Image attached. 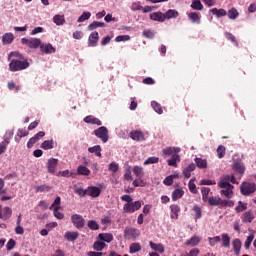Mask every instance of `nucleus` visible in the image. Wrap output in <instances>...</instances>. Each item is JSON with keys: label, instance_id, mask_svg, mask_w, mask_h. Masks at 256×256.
I'll return each instance as SVG.
<instances>
[{"label": "nucleus", "instance_id": "nucleus-1", "mask_svg": "<svg viewBox=\"0 0 256 256\" xmlns=\"http://www.w3.org/2000/svg\"><path fill=\"white\" fill-rule=\"evenodd\" d=\"M231 183L239 184L234 174L223 175L222 177H220L218 182V187L221 189L220 194L226 199H233V189H235V186H233Z\"/></svg>", "mask_w": 256, "mask_h": 256}, {"label": "nucleus", "instance_id": "nucleus-2", "mask_svg": "<svg viewBox=\"0 0 256 256\" xmlns=\"http://www.w3.org/2000/svg\"><path fill=\"white\" fill-rule=\"evenodd\" d=\"M28 67H29V61H27V59H24V60L12 59L9 63V69L12 72L23 71Z\"/></svg>", "mask_w": 256, "mask_h": 256}, {"label": "nucleus", "instance_id": "nucleus-3", "mask_svg": "<svg viewBox=\"0 0 256 256\" xmlns=\"http://www.w3.org/2000/svg\"><path fill=\"white\" fill-rule=\"evenodd\" d=\"M256 191V184L253 182H243L240 185V193H242L244 196H249L252 193H255Z\"/></svg>", "mask_w": 256, "mask_h": 256}, {"label": "nucleus", "instance_id": "nucleus-4", "mask_svg": "<svg viewBox=\"0 0 256 256\" xmlns=\"http://www.w3.org/2000/svg\"><path fill=\"white\" fill-rule=\"evenodd\" d=\"M124 237L125 239L135 241V239L141 237V231L137 228L126 227L124 230Z\"/></svg>", "mask_w": 256, "mask_h": 256}, {"label": "nucleus", "instance_id": "nucleus-5", "mask_svg": "<svg viewBox=\"0 0 256 256\" xmlns=\"http://www.w3.org/2000/svg\"><path fill=\"white\" fill-rule=\"evenodd\" d=\"M94 135L101 139L103 143H107L109 141V130L105 126H101L98 129L94 130Z\"/></svg>", "mask_w": 256, "mask_h": 256}, {"label": "nucleus", "instance_id": "nucleus-6", "mask_svg": "<svg viewBox=\"0 0 256 256\" xmlns=\"http://www.w3.org/2000/svg\"><path fill=\"white\" fill-rule=\"evenodd\" d=\"M22 45H27L30 49H37V47H41V39L39 38H22Z\"/></svg>", "mask_w": 256, "mask_h": 256}, {"label": "nucleus", "instance_id": "nucleus-7", "mask_svg": "<svg viewBox=\"0 0 256 256\" xmlns=\"http://www.w3.org/2000/svg\"><path fill=\"white\" fill-rule=\"evenodd\" d=\"M141 205V201L125 203L123 206V211L124 213H135V211H139V209H141Z\"/></svg>", "mask_w": 256, "mask_h": 256}, {"label": "nucleus", "instance_id": "nucleus-8", "mask_svg": "<svg viewBox=\"0 0 256 256\" xmlns=\"http://www.w3.org/2000/svg\"><path fill=\"white\" fill-rule=\"evenodd\" d=\"M71 222L73 223L76 229H83L85 227V218L79 214H73L71 216Z\"/></svg>", "mask_w": 256, "mask_h": 256}, {"label": "nucleus", "instance_id": "nucleus-9", "mask_svg": "<svg viewBox=\"0 0 256 256\" xmlns=\"http://www.w3.org/2000/svg\"><path fill=\"white\" fill-rule=\"evenodd\" d=\"M59 164V160L57 158H50L47 161L46 167L48 173L55 174L57 173V165Z\"/></svg>", "mask_w": 256, "mask_h": 256}, {"label": "nucleus", "instance_id": "nucleus-10", "mask_svg": "<svg viewBox=\"0 0 256 256\" xmlns=\"http://www.w3.org/2000/svg\"><path fill=\"white\" fill-rule=\"evenodd\" d=\"M40 51L46 55H51L57 51L51 43H42L40 44Z\"/></svg>", "mask_w": 256, "mask_h": 256}, {"label": "nucleus", "instance_id": "nucleus-11", "mask_svg": "<svg viewBox=\"0 0 256 256\" xmlns=\"http://www.w3.org/2000/svg\"><path fill=\"white\" fill-rule=\"evenodd\" d=\"M11 215H13V210L9 207H4L0 205V219H3V221H7V219H11Z\"/></svg>", "mask_w": 256, "mask_h": 256}, {"label": "nucleus", "instance_id": "nucleus-12", "mask_svg": "<svg viewBox=\"0 0 256 256\" xmlns=\"http://www.w3.org/2000/svg\"><path fill=\"white\" fill-rule=\"evenodd\" d=\"M130 138L133 141H138V142L145 141V134L141 130H132L130 132Z\"/></svg>", "mask_w": 256, "mask_h": 256}, {"label": "nucleus", "instance_id": "nucleus-13", "mask_svg": "<svg viewBox=\"0 0 256 256\" xmlns=\"http://www.w3.org/2000/svg\"><path fill=\"white\" fill-rule=\"evenodd\" d=\"M232 168L236 173H239L240 175H245V164L241 162L240 160H234L232 164Z\"/></svg>", "mask_w": 256, "mask_h": 256}, {"label": "nucleus", "instance_id": "nucleus-14", "mask_svg": "<svg viewBox=\"0 0 256 256\" xmlns=\"http://www.w3.org/2000/svg\"><path fill=\"white\" fill-rule=\"evenodd\" d=\"M99 42V32L94 31L88 37V47H97Z\"/></svg>", "mask_w": 256, "mask_h": 256}, {"label": "nucleus", "instance_id": "nucleus-15", "mask_svg": "<svg viewBox=\"0 0 256 256\" xmlns=\"http://www.w3.org/2000/svg\"><path fill=\"white\" fill-rule=\"evenodd\" d=\"M199 243H201V237L192 236L190 239L186 240L184 245H186V247H197Z\"/></svg>", "mask_w": 256, "mask_h": 256}, {"label": "nucleus", "instance_id": "nucleus-16", "mask_svg": "<svg viewBox=\"0 0 256 256\" xmlns=\"http://www.w3.org/2000/svg\"><path fill=\"white\" fill-rule=\"evenodd\" d=\"M87 195L90 197H99V195H101V188L97 186H89L87 188Z\"/></svg>", "mask_w": 256, "mask_h": 256}, {"label": "nucleus", "instance_id": "nucleus-17", "mask_svg": "<svg viewBox=\"0 0 256 256\" xmlns=\"http://www.w3.org/2000/svg\"><path fill=\"white\" fill-rule=\"evenodd\" d=\"M64 239H66V241H77V239H79V232L76 231H67L64 234Z\"/></svg>", "mask_w": 256, "mask_h": 256}, {"label": "nucleus", "instance_id": "nucleus-18", "mask_svg": "<svg viewBox=\"0 0 256 256\" xmlns=\"http://www.w3.org/2000/svg\"><path fill=\"white\" fill-rule=\"evenodd\" d=\"M170 210H171V213H170V217L171 219H179V213L181 211V208L179 207V205L177 204H173L170 206Z\"/></svg>", "mask_w": 256, "mask_h": 256}, {"label": "nucleus", "instance_id": "nucleus-19", "mask_svg": "<svg viewBox=\"0 0 256 256\" xmlns=\"http://www.w3.org/2000/svg\"><path fill=\"white\" fill-rule=\"evenodd\" d=\"M163 155H166L167 157H169L170 155H175L177 153H181V148L179 147H168L166 149L162 150Z\"/></svg>", "mask_w": 256, "mask_h": 256}, {"label": "nucleus", "instance_id": "nucleus-20", "mask_svg": "<svg viewBox=\"0 0 256 256\" xmlns=\"http://www.w3.org/2000/svg\"><path fill=\"white\" fill-rule=\"evenodd\" d=\"M253 219H255V214L253 213V211L249 210L246 211L243 215H242V221L243 223H252Z\"/></svg>", "mask_w": 256, "mask_h": 256}, {"label": "nucleus", "instance_id": "nucleus-21", "mask_svg": "<svg viewBox=\"0 0 256 256\" xmlns=\"http://www.w3.org/2000/svg\"><path fill=\"white\" fill-rule=\"evenodd\" d=\"M84 123H89L90 125H98L101 126L103 125V123L101 122V120H99V118H96L94 116H86L84 118Z\"/></svg>", "mask_w": 256, "mask_h": 256}, {"label": "nucleus", "instance_id": "nucleus-22", "mask_svg": "<svg viewBox=\"0 0 256 256\" xmlns=\"http://www.w3.org/2000/svg\"><path fill=\"white\" fill-rule=\"evenodd\" d=\"M14 39H15V36L13 35V33L8 32L2 36V43H3V45H11V43H13Z\"/></svg>", "mask_w": 256, "mask_h": 256}, {"label": "nucleus", "instance_id": "nucleus-23", "mask_svg": "<svg viewBox=\"0 0 256 256\" xmlns=\"http://www.w3.org/2000/svg\"><path fill=\"white\" fill-rule=\"evenodd\" d=\"M149 245L152 251H157L158 253H165V246H163V244H157L154 243L153 241H150Z\"/></svg>", "mask_w": 256, "mask_h": 256}, {"label": "nucleus", "instance_id": "nucleus-24", "mask_svg": "<svg viewBox=\"0 0 256 256\" xmlns=\"http://www.w3.org/2000/svg\"><path fill=\"white\" fill-rule=\"evenodd\" d=\"M196 167L197 166L195 165V163H191L189 166L184 168V170H183L184 177L186 179H189V177H191V173H193V171H195Z\"/></svg>", "mask_w": 256, "mask_h": 256}, {"label": "nucleus", "instance_id": "nucleus-25", "mask_svg": "<svg viewBox=\"0 0 256 256\" xmlns=\"http://www.w3.org/2000/svg\"><path fill=\"white\" fill-rule=\"evenodd\" d=\"M183 195H185V190H183V188H176L172 192V201H177L178 199H181Z\"/></svg>", "mask_w": 256, "mask_h": 256}, {"label": "nucleus", "instance_id": "nucleus-26", "mask_svg": "<svg viewBox=\"0 0 256 256\" xmlns=\"http://www.w3.org/2000/svg\"><path fill=\"white\" fill-rule=\"evenodd\" d=\"M187 16L190 19V21H192V23H197V25L201 23V14L197 12H191L188 13Z\"/></svg>", "mask_w": 256, "mask_h": 256}, {"label": "nucleus", "instance_id": "nucleus-27", "mask_svg": "<svg viewBox=\"0 0 256 256\" xmlns=\"http://www.w3.org/2000/svg\"><path fill=\"white\" fill-rule=\"evenodd\" d=\"M53 23L57 25L58 27H61L62 25H65V15L56 14L53 17Z\"/></svg>", "mask_w": 256, "mask_h": 256}, {"label": "nucleus", "instance_id": "nucleus-28", "mask_svg": "<svg viewBox=\"0 0 256 256\" xmlns=\"http://www.w3.org/2000/svg\"><path fill=\"white\" fill-rule=\"evenodd\" d=\"M150 19L152 21H160V23H163V21H165V14L161 12H154L150 14Z\"/></svg>", "mask_w": 256, "mask_h": 256}, {"label": "nucleus", "instance_id": "nucleus-29", "mask_svg": "<svg viewBox=\"0 0 256 256\" xmlns=\"http://www.w3.org/2000/svg\"><path fill=\"white\" fill-rule=\"evenodd\" d=\"M98 239H100V241H104V243H111V241H113V234H111V233H100L98 235Z\"/></svg>", "mask_w": 256, "mask_h": 256}, {"label": "nucleus", "instance_id": "nucleus-30", "mask_svg": "<svg viewBox=\"0 0 256 256\" xmlns=\"http://www.w3.org/2000/svg\"><path fill=\"white\" fill-rule=\"evenodd\" d=\"M232 247L235 255H239L241 253L242 243L240 239H234L232 242Z\"/></svg>", "mask_w": 256, "mask_h": 256}, {"label": "nucleus", "instance_id": "nucleus-31", "mask_svg": "<svg viewBox=\"0 0 256 256\" xmlns=\"http://www.w3.org/2000/svg\"><path fill=\"white\" fill-rule=\"evenodd\" d=\"M78 175H83L84 177H89L91 175V170L87 166L80 165L77 168Z\"/></svg>", "mask_w": 256, "mask_h": 256}, {"label": "nucleus", "instance_id": "nucleus-32", "mask_svg": "<svg viewBox=\"0 0 256 256\" xmlns=\"http://www.w3.org/2000/svg\"><path fill=\"white\" fill-rule=\"evenodd\" d=\"M176 17H179V12L174 9H169L165 14H164V19H176Z\"/></svg>", "mask_w": 256, "mask_h": 256}, {"label": "nucleus", "instance_id": "nucleus-33", "mask_svg": "<svg viewBox=\"0 0 256 256\" xmlns=\"http://www.w3.org/2000/svg\"><path fill=\"white\" fill-rule=\"evenodd\" d=\"M181 161V158L179 157L178 154H173L171 159L168 160V165L170 167H177V163Z\"/></svg>", "mask_w": 256, "mask_h": 256}, {"label": "nucleus", "instance_id": "nucleus-34", "mask_svg": "<svg viewBox=\"0 0 256 256\" xmlns=\"http://www.w3.org/2000/svg\"><path fill=\"white\" fill-rule=\"evenodd\" d=\"M55 147V142L53 140H46L41 144V148L44 151H49V149H53Z\"/></svg>", "mask_w": 256, "mask_h": 256}, {"label": "nucleus", "instance_id": "nucleus-35", "mask_svg": "<svg viewBox=\"0 0 256 256\" xmlns=\"http://www.w3.org/2000/svg\"><path fill=\"white\" fill-rule=\"evenodd\" d=\"M190 7L194 11H203V4L201 3V0H192Z\"/></svg>", "mask_w": 256, "mask_h": 256}, {"label": "nucleus", "instance_id": "nucleus-36", "mask_svg": "<svg viewBox=\"0 0 256 256\" xmlns=\"http://www.w3.org/2000/svg\"><path fill=\"white\" fill-rule=\"evenodd\" d=\"M195 163L198 169H207V160L202 158H195Z\"/></svg>", "mask_w": 256, "mask_h": 256}, {"label": "nucleus", "instance_id": "nucleus-37", "mask_svg": "<svg viewBox=\"0 0 256 256\" xmlns=\"http://www.w3.org/2000/svg\"><path fill=\"white\" fill-rule=\"evenodd\" d=\"M61 209V206H55L53 209V215L54 217H56V219H65V214H63L62 212H60L59 210Z\"/></svg>", "mask_w": 256, "mask_h": 256}, {"label": "nucleus", "instance_id": "nucleus-38", "mask_svg": "<svg viewBox=\"0 0 256 256\" xmlns=\"http://www.w3.org/2000/svg\"><path fill=\"white\" fill-rule=\"evenodd\" d=\"M139 251H141V244H139V243H132L130 245L129 253H131V255H133L135 253H139Z\"/></svg>", "mask_w": 256, "mask_h": 256}, {"label": "nucleus", "instance_id": "nucleus-39", "mask_svg": "<svg viewBox=\"0 0 256 256\" xmlns=\"http://www.w3.org/2000/svg\"><path fill=\"white\" fill-rule=\"evenodd\" d=\"M99 27H105V22L94 21L88 26V31H95Z\"/></svg>", "mask_w": 256, "mask_h": 256}, {"label": "nucleus", "instance_id": "nucleus-40", "mask_svg": "<svg viewBox=\"0 0 256 256\" xmlns=\"http://www.w3.org/2000/svg\"><path fill=\"white\" fill-rule=\"evenodd\" d=\"M88 19H91V12H83L81 16L78 17L77 22L78 23H85V21H88Z\"/></svg>", "mask_w": 256, "mask_h": 256}, {"label": "nucleus", "instance_id": "nucleus-41", "mask_svg": "<svg viewBox=\"0 0 256 256\" xmlns=\"http://www.w3.org/2000/svg\"><path fill=\"white\" fill-rule=\"evenodd\" d=\"M211 13H213V15H216V17H225V15H227V11H225V9H217V8H213L212 10H210Z\"/></svg>", "mask_w": 256, "mask_h": 256}, {"label": "nucleus", "instance_id": "nucleus-42", "mask_svg": "<svg viewBox=\"0 0 256 256\" xmlns=\"http://www.w3.org/2000/svg\"><path fill=\"white\" fill-rule=\"evenodd\" d=\"M231 245V237L228 234H222V247L229 248Z\"/></svg>", "mask_w": 256, "mask_h": 256}, {"label": "nucleus", "instance_id": "nucleus-43", "mask_svg": "<svg viewBox=\"0 0 256 256\" xmlns=\"http://www.w3.org/2000/svg\"><path fill=\"white\" fill-rule=\"evenodd\" d=\"M89 153H94L96 157H101V146L96 145L88 148Z\"/></svg>", "mask_w": 256, "mask_h": 256}, {"label": "nucleus", "instance_id": "nucleus-44", "mask_svg": "<svg viewBox=\"0 0 256 256\" xmlns=\"http://www.w3.org/2000/svg\"><path fill=\"white\" fill-rule=\"evenodd\" d=\"M209 205H212L213 207H217V205H221V198L220 197H210L208 198Z\"/></svg>", "mask_w": 256, "mask_h": 256}, {"label": "nucleus", "instance_id": "nucleus-45", "mask_svg": "<svg viewBox=\"0 0 256 256\" xmlns=\"http://www.w3.org/2000/svg\"><path fill=\"white\" fill-rule=\"evenodd\" d=\"M247 209V203H244L243 201H239L238 205L235 207L236 213H243V211H246Z\"/></svg>", "mask_w": 256, "mask_h": 256}, {"label": "nucleus", "instance_id": "nucleus-46", "mask_svg": "<svg viewBox=\"0 0 256 256\" xmlns=\"http://www.w3.org/2000/svg\"><path fill=\"white\" fill-rule=\"evenodd\" d=\"M133 173L136 175L138 179H141L143 177V167L141 166H134L133 167Z\"/></svg>", "mask_w": 256, "mask_h": 256}, {"label": "nucleus", "instance_id": "nucleus-47", "mask_svg": "<svg viewBox=\"0 0 256 256\" xmlns=\"http://www.w3.org/2000/svg\"><path fill=\"white\" fill-rule=\"evenodd\" d=\"M188 188L191 193L197 194V185H195V178H192L188 183Z\"/></svg>", "mask_w": 256, "mask_h": 256}, {"label": "nucleus", "instance_id": "nucleus-48", "mask_svg": "<svg viewBox=\"0 0 256 256\" xmlns=\"http://www.w3.org/2000/svg\"><path fill=\"white\" fill-rule=\"evenodd\" d=\"M107 245L105 244V242H101V241H96L93 245V249L95 251H103V249H105Z\"/></svg>", "mask_w": 256, "mask_h": 256}, {"label": "nucleus", "instance_id": "nucleus-49", "mask_svg": "<svg viewBox=\"0 0 256 256\" xmlns=\"http://www.w3.org/2000/svg\"><path fill=\"white\" fill-rule=\"evenodd\" d=\"M133 176L131 175V166L125 167L124 181H131Z\"/></svg>", "mask_w": 256, "mask_h": 256}, {"label": "nucleus", "instance_id": "nucleus-50", "mask_svg": "<svg viewBox=\"0 0 256 256\" xmlns=\"http://www.w3.org/2000/svg\"><path fill=\"white\" fill-rule=\"evenodd\" d=\"M152 108L158 115H162L163 108H161V104L157 103L156 101L151 102Z\"/></svg>", "mask_w": 256, "mask_h": 256}, {"label": "nucleus", "instance_id": "nucleus-51", "mask_svg": "<svg viewBox=\"0 0 256 256\" xmlns=\"http://www.w3.org/2000/svg\"><path fill=\"white\" fill-rule=\"evenodd\" d=\"M29 135V132H27L26 129H19L17 132V136L15 137V141L19 142V139L21 137H27Z\"/></svg>", "mask_w": 256, "mask_h": 256}, {"label": "nucleus", "instance_id": "nucleus-52", "mask_svg": "<svg viewBox=\"0 0 256 256\" xmlns=\"http://www.w3.org/2000/svg\"><path fill=\"white\" fill-rule=\"evenodd\" d=\"M209 193H211V188L203 187L202 188V199L203 201H209Z\"/></svg>", "mask_w": 256, "mask_h": 256}, {"label": "nucleus", "instance_id": "nucleus-53", "mask_svg": "<svg viewBox=\"0 0 256 256\" xmlns=\"http://www.w3.org/2000/svg\"><path fill=\"white\" fill-rule=\"evenodd\" d=\"M253 239H255V234H250L245 240L244 247L245 249H249L251 244L253 243Z\"/></svg>", "mask_w": 256, "mask_h": 256}, {"label": "nucleus", "instance_id": "nucleus-54", "mask_svg": "<svg viewBox=\"0 0 256 256\" xmlns=\"http://www.w3.org/2000/svg\"><path fill=\"white\" fill-rule=\"evenodd\" d=\"M155 163H159V157H149L144 161V165H153Z\"/></svg>", "mask_w": 256, "mask_h": 256}, {"label": "nucleus", "instance_id": "nucleus-55", "mask_svg": "<svg viewBox=\"0 0 256 256\" xmlns=\"http://www.w3.org/2000/svg\"><path fill=\"white\" fill-rule=\"evenodd\" d=\"M87 226L92 230V231H97L99 229V224L95 220H89L87 223Z\"/></svg>", "mask_w": 256, "mask_h": 256}, {"label": "nucleus", "instance_id": "nucleus-56", "mask_svg": "<svg viewBox=\"0 0 256 256\" xmlns=\"http://www.w3.org/2000/svg\"><path fill=\"white\" fill-rule=\"evenodd\" d=\"M235 202L233 200H222L220 202V207H234Z\"/></svg>", "mask_w": 256, "mask_h": 256}, {"label": "nucleus", "instance_id": "nucleus-57", "mask_svg": "<svg viewBox=\"0 0 256 256\" xmlns=\"http://www.w3.org/2000/svg\"><path fill=\"white\" fill-rule=\"evenodd\" d=\"M225 37L226 39H228V41H231L232 43H234L236 47H239V43L237 42V39L235 38V36H233V34L226 32Z\"/></svg>", "mask_w": 256, "mask_h": 256}, {"label": "nucleus", "instance_id": "nucleus-58", "mask_svg": "<svg viewBox=\"0 0 256 256\" xmlns=\"http://www.w3.org/2000/svg\"><path fill=\"white\" fill-rule=\"evenodd\" d=\"M192 210L194 211V218L201 219V207H199V205H194Z\"/></svg>", "mask_w": 256, "mask_h": 256}, {"label": "nucleus", "instance_id": "nucleus-59", "mask_svg": "<svg viewBox=\"0 0 256 256\" xmlns=\"http://www.w3.org/2000/svg\"><path fill=\"white\" fill-rule=\"evenodd\" d=\"M208 241H209V245L211 247H215V245H217V243L221 242V237L219 236H215L213 238H208Z\"/></svg>", "mask_w": 256, "mask_h": 256}, {"label": "nucleus", "instance_id": "nucleus-60", "mask_svg": "<svg viewBox=\"0 0 256 256\" xmlns=\"http://www.w3.org/2000/svg\"><path fill=\"white\" fill-rule=\"evenodd\" d=\"M228 17L229 19H237V17H239V12H237V9L232 8L228 11Z\"/></svg>", "mask_w": 256, "mask_h": 256}, {"label": "nucleus", "instance_id": "nucleus-61", "mask_svg": "<svg viewBox=\"0 0 256 256\" xmlns=\"http://www.w3.org/2000/svg\"><path fill=\"white\" fill-rule=\"evenodd\" d=\"M109 171H111L112 173H117V171H119V164L116 162H112L109 164Z\"/></svg>", "mask_w": 256, "mask_h": 256}, {"label": "nucleus", "instance_id": "nucleus-62", "mask_svg": "<svg viewBox=\"0 0 256 256\" xmlns=\"http://www.w3.org/2000/svg\"><path fill=\"white\" fill-rule=\"evenodd\" d=\"M217 155L219 159H223L225 157V146H219L217 148Z\"/></svg>", "mask_w": 256, "mask_h": 256}, {"label": "nucleus", "instance_id": "nucleus-63", "mask_svg": "<svg viewBox=\"0 0 256 256\" xmlns=\"http://www.w3.org/2000/svg\"><path fill=\"white\" fill-rule=\"evenodd\" d=\"M134 187H145V181L143 179L138 178L133 181Z\"/></svg>", "mask_w": 256, "mask_h": 256}, {"label": "nucleus", "instance_id": "nucleus-64", "mask_svg": "<svg viewBox=\"0 0 256 256\" xmlns=\"http://www.w3.org/2000/svg\"><path fill=\"white\" fill-rule=\"evenodd\" d=\"M74 192L76 193V195H79V197H85V195H87V190L83 188H76Z\"/></svg>", "mask_w": 256, "mask_h": 256}]
</instances>
